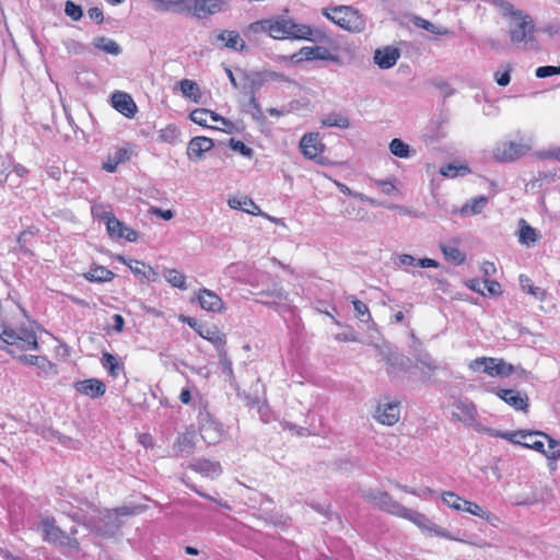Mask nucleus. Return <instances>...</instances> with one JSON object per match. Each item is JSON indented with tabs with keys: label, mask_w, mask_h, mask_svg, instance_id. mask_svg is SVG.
<instances>
[{
	"label": "nucleus",
	"mask_w": 560,
	"mask_h": 560,
	"mask_svg": "<svg viewBox=\"0 0 560 560\" xmlns=\"http://www.w3.org/2000/svg\"><path fill=\"white\" fill-rule=\"evenodd\" d=\"M11 166V161L7 156L0 158V184H2L8 178L7 171Z\"/></svg>",
	"instance_id": "obj_61"
},
{
	"label": "nucleus",
	"mask_w": 560,
	"mask_h": 560,
	"mask_svg": "<svg viewBox=\"0 0 560 560\" xmlns=\"http://www.w3.org/2000/svg\"><path fill=\"white\" fill-rule=\"evenodd\" d=\"M347 299L353 304L355 315L361 322L368 323L372 319L370 310L365 303L358 300L354 295H350Z\"/></svg>",
	"instance_id": "obj_43"
},
{
	"label": "nucleus",
	"mask_w": 560,
	"mask_h": 560,
	"mask_svg": "<svg viewBox=\"0 0 560 560\" xmlns=\"http://www.w3.org/2000/svg\"><path fill=\"white\" fill-rule=\"evenodd\" d=\"M323 14L346 31L361 33L365 28L363 15L353 7L339 5L326 8Z\"/></svg>",
	"instance_id": "obj_2"
},
{
	"label": "nucleus",
	"mask_w": 560,
	"mask_h": 560,
	"mask_svg": "<svg viewBox=\"0 0 560 560\" xmlns=\"http://www.w3.org/2000/svg\"><path fill=\"white\" fill-rule=\"evenodd\" d=\"M515 25H510V38L513 44L524 43L533 47L535 43V24L528 14L515 19Z\"/></svg>",
	"instance_id": "obj_8"
},
{
	"label": "nucleus",
	"mask_w": 560,
	"mask_h": 560,
	"mask_svg": "<svg viewBox=\"0 0 560 560\" xmlns=\"http://www.w3.org/2000/svg\"><path fill=\"white\" fill-rule=\"evenodd\" d=\"M518 280L523 291H526L534 296H538V294L540 293V289L538 287H535L527 276L520 275Z\"/></svg>",
	"instance_id": "obj_54"
},
{
	"label": "nucleus",
	"mask_w": 560,
	"mask_h": 560,
	"mask_svg": "<svg viewBox=\"0 0 560 560\" xmlns=\"http://www.w3.org/2000/svg\"><path fill=\"white\" fill-rule=\"evenodd\" d=\"M65 13L73 21H79L83 16L82 8L70 0L65 3Z\"/></svg>",
	"instance_id": "obj_51"
},
{
	"label": "nucleus",
	"mask_w": 560,
	"mask_h": 560,
	"mask_svg": "<svg viewBox=\"0 0 560 560\" xmlns=\"http://www.w3.org/2000/svg\"><path fill=\"white\" fill-rule=\"evenodd\" d=\"M267 82L277 81L284 83H292V80L285 74L276 71H262Z\"/></svg>",
	"instance_id": "obj_57"
},
{
	"label": "nucleus",
	"mask_w": 560,
	"mask_h": 560,
	"mask_svg": "<svg viewBox=\"0 0 560 560\" xmlns=\"http://www.w3.org/2000/svg\"><path fill=\"white\" fill-rule=\"evenodd\" d=\"M275 19H265L248 25V32L253 34L268 33L273 38Z\"/></svg>",
	"instance_id": "obj_40"
},
{
	"label": "nucleus",
	"mask_w": 560,
	"mask_h": 560,
	"mask_svg": "<svg viewBox=\"0 0 560 560\" xmlns=\"http://www.w3.org/2000/svg\"><path fill=\"white\" fill-rule=\"evenodd\" d=\"M399 58L400 51L398 48L386 46L374 51L373 60L378 68L386 70L393 68Z\"/></svg>",
	"instance_id": "obj_15"
},
{
	"label": "nucleus",
	"mask_w": 560,
	"mask_h": 560,
	"mask_svg": "<svg viewBox=\"0 0 560 560\" xmlns=\"http://www.w3.org/2000/svg\"><path fill=\"white\" fill-rule=\"evenodd\" d=\"M166 281L171 283L173 287L186 290V277L184 273L179 272L176 269H167L164 275Z\"/></svg>",
	"instance_id": "obj_44"
},
{
	"label": "nucleus",
	"mask_w": 560,
	"mask_h": 560,
	"mask_svg": "<svg viewBox=\"0 0 560 560\" xmlns=\"http://www.w3.org/2000/svg\"><path fill=\"white\" fill-rule=\"evenodd\" d=\"M418 361L430 370H436L438 364L429 353H423L418 357Z\"/></svg>",
	"instance_id": "obj_63"
},
{
	"label": "nucleus",
	"mask_w": 560,
	"mask_h": 560,
	"mask_svg": "<svg viewBox=\"0 0 560 560\" xmlns=\"http://www.w3.org/2000/svg\"><path fill=\"white\" fill-rule=\"evenodd\" d=\"M214 145L211 138L208 137H194L187 145V156L191 161H200L203 159V154L210 151Z\"/></svg>",
	"instance_id": "obj_14"
},
{
	"label": "nucleus",
	"mask_w": 560,
	"mask_h": 560,
	"mask_svg": "<svg viewBox=\"0 0 560 560\" xmlns=\"http://www.w3.org/2000/svg\"><path fill=\"white\" fill-rule=\"evenodd\" d=\"M192 469L206 477L211 478L219 476L222 471L219 463L208 459L198 460L195 465H192Z\"/></svg>",
	"instance_id": "obj_30"
},
{
	"label": "nucleus",
	"mask_w": 560,
	"mask_h": 560,
	"mask_svg": "<svg viewBox=\"0 0 560 560\" xmlns=\"http://www.w3.org/2000/svg\"><path fill=\"white\" fill-rule=\"evenodd\" d=\"M198 302L202 310L207 312L219 313L223 308L222 299L209 289H200L198 292Z\"/></svg>",
	"instance_id": "obj_20"
},
{
	"label": "nucleus",
	"mask_w": 560,
	"mask_h": 560,
	"mask_svg": "<svg viewBox=\"0 0 560 560\" xmlns=\"http://www.w3.org/2000/svg\"><path fill=\"white\" fill-rule=\"evenodd\" d=\"M322 124L327 127L347 129L350 126V120L341 114L330 113L322 120Z\"/></svg>",
	"instance_id": "obj_42"
},
{
	"label": "nucleus",
	"mask_w": 560,
	"mask_h": 560,
	"mask_svg": "<svg viewBox=\"0 0 560 560\" xmlns=\"http://www.w3.org/2000/svg\"><path fill=\"white\" fill-rule=\"evenodd\" d=\"M440 248L445 259L454 265H462L466 259V255L455 246L441 244Z\"/></svg>",
	"instance_id": "obj_39"
},
{
	"label": "nucleus",
	"mask_w": 560,
	"mask_h": 560,
	"mask_svg": "<svg viewBox=\"0 0 560 560\" xmlns=\"http://www.w3.org/2000/svg\"><path fill=\"white\" fill-rule=\"evenodd\" d=\"M150 501L147 495L138 492L137 495H131L130 500L125 502L121 506L116 508L114 511L117 515L121 516L138 515L149 509L148 502Z\"/></svg>",
	"instance_id": "obj_11"
},
{
	"label": "nucleus",
	"mask_w": 560,
	"mask_h": 560,
	"mask_svg": "<svg viewBox=\"0 0 560 560\" xmlns=\"http://www.w3.org/2000/svg\"><path fill=\"white\" fill-rule=\"evenodd\" d=\"M43 539L49 544L67 547L73 550L80 549L79 540L62 530L56 525L54 520L45 518L42 521Z\"/></svg>",
	"instance_id": "obj_6"
},
{
	"label": "nucleus",
	"mask_w": 560,
	"mask_h": 560,
	"mask_svg": "<svg viewBox=\"0 0 560 560\" xmlns=\"http://www.w3.org/2000/svg\"><path fill=\"white\" fill-rule=\"evenodd\" d=\"M228 203L232 209L243 210L250 214L260 213V208L248 197L230 198Z\"/></svg>",
	"instance_id": "obj_29"
},
{
	"label": "nucleus",
	"mask_w": 560,
	"mask_h": 560,
	"mask_svg": "<svg viewBox=\"0 0 560 560\" xmlns=\"http://www.w3.org/2000/svg\"><path fill=\"white\" fill-rule=\"evenodd\" d=\"M195 433L185 432L179 434L173 445V451L177 456L186 457L195 451Z\"/></svg>",
	"instance_id": "obj_24"
},
{
	"label": "nucleus",
	"mask_w": 560,
	"mask_h": 560,
	"mask_svg": "<svg viewBox=\"0 0 560 560\" xmlns=\"http://www.w3.org/2000/svg\"><path fill=\"white\" fill-rule=\"evenodd\" d=\"M217 39L224 42V47L230 49L243 51L246 48L245 42L236 31L224 30L218 34Z\"/></svg>",
	"instance_id": "obj_26"
},
{
	"label": "nucleus",
	"mask_w": 560,
	"mask_h": 560,
	"mask_svg": "<svg viewBox=\"0 0 560 560\" xmlns=\"http://www.w3.org/2000/svg\"><path fill=\"white\" fill-rule=\"evenodd\" d=\"M411 360L400 353H389L386 355V372L390 378L399 376L410 368Z\"/></svg>",
	"instance_id": "obj_16"
},
{
	"label": "nucleus",
	"mask_w": 560,
	"mask_h": 560,
	"mask_svg": "<svg viewBox=\"0 0 560 560\" xmlns=\"http://www.w3.org/2000/svg\"><path fill=\"white\" fill-rule=\"evenodd\" d=\"M518 241L521 244L529 246L537 241V234L534 228H532L524 219L520 220V233Z\"/></svg>",
	"instance_id": "obj_37"
},
{
	"label": "nucleus",
	"mask_w": 560,
	"mask_h": 560,
	"mask_svg": "<svg viewBox=\"0 0 560 560\" xmlns=\"http://www.w3.org/2000/svg\"><path fill=\"white\" fill-rule=\"evenodd\" d=\"M411 21H412L413 25H416L417 27L423 28L432 34L443 35V36L452 34V32L448 28L443 27V26H438L421 16L416 15L412 18Z\"/></svg>",
	"instance_id": "obj_36"
},
{
	"label": "nucleus",
	"mask_w": 560,
	"mask_h": 560,
	"mask_svg": "<svg viewBox=\"0 0 560 560\" xmlns=\"http://www.w3.org/2000/svg\"><path fill=\"white\" fill-rule=\"evenodd\" d=\"M209 114H210L209 109L197 108L190 113L189 117L195 124L207 127Z\"/></svg>",
	"instance_id": "obj_53"
},
{
	"label": "nucleus",
	"mask_w": 560,
	"mask_h": 560,
	"mask_svg": "<svg viewBox=\"0 0 560 560\" xmlns=\"http://www.w3.org/2000/svg\"><path fill=\"white\" fill-rule=\"evenodd\" d=\"M485 283H487V287L485 289L486 295L495 296L502 293L501 284L498 281L485 279Z\"/></svg>",
	"instance_id": "obj_58"
},
{
	"label": "nucleus",
	"mask_w": 560,
	"mask_h": 560,
	"mask_svg": "<svg viewBox=\"0 0 560 560\" xmlns=\"http://www.w3.org/2000/svg\"><path fill=\"white\" fill-rule=\"evenodd\" d=\"M463 512H468L472 515L490 521V513L485 512L477 503L470 502L468 500Z\"/></svg>",
	"instance_id": "obj_55"
},
{
	"label": "nucleus",
	"mask_w": 560,
	"mask_h": 560,
	"mask_svg": "<svg viewBox=\"0 0 560 560\" xmlns=\"http://www.w3.org/2000/svg\"><path fill=\"white\" fill-rule=\"evenodd\" d=\"M374 417L382 424L394 425L400 417L399 406L396 402L378 405Z\"/></svg>",
	"instance_id": "obj_17"
},
{
	"label": "nucleus",
	"mask_w": 560,
	"mask_h": 560,
	"mask_svg": "<svg viewBox=\"0 0 560 560\" xmlns=\"http://www.w3.org/2000/svg\"><path fill=\"white\" fill-rule=\"evenodd\" d=\"M364 499L375 509L407 518L411 522H417L418 518H423V514L405 508L399 502L393 500L388 492H370Z\"/></svg>",
	"instance_id": "obj_3"
},
{
	"label": "nucleus",
	"mask_w": 560,
	"mask_h": 560,
	"mask_svg": "<svg viewBox=\"0 0 560 560\" xmlns=\"http://www.w3.org/2000/svg\"><path fill=\"white\" fill-rule=\"evenodd\" d=\"M299 57L298 61L302 60H331L336 61L337 57L334 56L328 48L324 46L303 47L300 51L293 56Z\"/></svg>",
	"instance_id": "obj_18"
},
{
	"label": "nucleus",
	"mask_w": 560,
	"mask_h": 560,
	"mask_svg": "<svg viewBox=\"0 0 560 560\" xmlns=\"http://www.w3.org/2000/svg\"><path fill=\"white\" fill-rule=\"evenodd\" d=\"M197 334L210 341L219 351L223 350L226 343L225 335L214 325L198 326Z\"/></svg>",
	"instance_id": "obj_23"
},
{
	"label": "nucleus",
	"mask_w": 560,
	"mask_h": 560,
	"mask_svg": "<svg viewBox=\"0 0 560 560\" xmlns=\"http://www.w3.org/2000/svg\"><path fill=\"white\" fill-rule=\"evenodd\" d=\"M527 151L528 147L526 144L510 141L498 143L492 151V155L499 162H512L525 155Z\"/></svg>",
	"instance_id": "obj_10"
},
{
	"label": "nucleus",
	"mask_w": 560,
	"mask_h": 560,
	"mask_svg": "<svg viewBox=\"0 0 560 560\" xmlns=\"http://www.w3.org/2000/svg\"><path fill=\"white\" fill-rule=\"evenodd\" d=\"M470 171L466 165H456V164H447L441 167L440 173L450 178H455L457 176H464L468 174Z\"/></svg>",
	"instance_id": "obj_46"
},
{
	"label": "nucleus",
	"mask_w": 560,
	"mask_h": 560,
	"mask_svg": "<svg viewBox=\"0 0 560 560\" xmlns=\"http://www.w3.org/2000/svg\"><path fill=\"white\" fill-rule=\"evenodd\" d=\"M36 232H37V230L30 228L20 233V235L18 237V244L22 252H24V253L28 252L27 244L35 236Z\"/></svg>",
	"instance_id": "obj_50"
},
{
	"label": "nucleus",
	"mask_w": 560,
	"mask_h": 560,
	"mask_svg": "<svg viewBox=\"0 0 560 560\" xmlns=\"http://www.w3.org/2000/svg\"><path fill=\"white\" fill-rule=\"evenodd\" d=\"M199 430L202 439L208 443H214L221 436L219 424L210 419L207 411L199 412Z\"/></svg>",
	"instance_id": "obj_13"
},
{
	"label": "nucleus",
	"mask_w": 560,
	"mask_h": 560,
	"mask_svg": "<svg viewBox=\"0 0 560 560\" xmlns=\"http://www.w3.org/2000/svg\"><path fill=\"white\" fill-rule=\"evenodd\" d=\"M74 388L77 392L86 395L91 398L101 397L106 392L105 384L97 378H88L84 381H79L74 383Z\"/></svg>",
	"instance_id": "obj_21"
},
{
	"label": "nucleus",
	"mask_w": 560,
	"mask_h": 560,
	"mask_svg": "<svg viewBox=\"0 0 560 560\" xmlns=\"http://www.w3.org/2000/svg\"><path fill=\"white\" fill-rule=\"evenodd\" d=\"M0 339L9 347L8 352L14 355V349L20 351L37 350V336L31 327L12 328L9 325H0Z\"/></svg>",
	"instance_id": "obj_1"
},
{
	"label": "nucleus",
	"mask_w": 560,
	"mask_h": 560,
	"mask_svg": "<svg viewBox=\"0 0 560 560\" xmlns=\"http://www.w3.org/2000/svg\"><path fill=\"white\" fill-rule=\"evenodd\" d=\"M114 277V272L104 266L91 267V269L84 273V278L90 282H109Z\"/></svg>",
	"instance_id": "obj_28"
},
{
	"label": "nucleus",
	"mask_w": 560,
	"mask_h": 560,
	"mask_svg": "<svg viewBox=\"0 0 560 560\" xmlns=\"http://www.w3.org/2000/svg\"><path fill=\"white\" fill-rule=\"evenodd\" d=\"M100 219L105 223L107 233L112 238H125L128 242L138 240V233L125 225L110 211H104Z\"/></svg>",
	"instance_id": "obj_9"
},
{
	"label": "nucleus",
	"mask_w": 560,
	"mask_h": 560,
	"mask_svg": "<svg viewBox=\"0 0 560 560\" xmlns=\"http://www.w3.org/2000/svg\"><path fill=\"white\" fill-rule=\"evenodd\" d=\"M389 151L397 158L407 159L410 156L409 145L398 138H395L390 141Z\"/></svg>",
	"instance_id": "obj_45"
},
{
	"label": "nucleus",
	"mask_w": 560,
	"mask_h": 560,
	"mask_svg": "<svg viewBox=\"0 0 560 560\" xmlns=\"http://www.w3.org/2000/svg\"><path fill=\"white\" fill-rule=\"evenodd\" d=\"M536 77L539 79L548 78L551 75H556V67L555 66H542L538 67L535 72Z\"/></svg>",
	"instance_id": "obj_60"
},
{
	"label": "nucleus",
	"mask_w": 560,
	"mask_h": 560,
	"mask_svg": "<svg viewBox=\"0 0 560 560\" xmlns=\"http://www.w3.org/2000/svg\"><path fill=\"white\" fill-rule=\"evenodd\" d=\"M179 135H180V131L177 128V126L174 124H171V125H167L165 128L160 129L158 131L156 141L174 144L177 141Z\"/></svg>",
	"instance_id": "obj_38"
},
{
	"label": "nucleus",
	"mask_w": 560,
	"mask_h": 560,
	"mask_svg": "<svg viewBox=\"0 0 560 560\" xmlns=\"http://www.w3.org/2000/svg\"><path fill=\"white\" fill-rule=\"evenodd\" d=\"M492 436L501 438L508 440L510 442H518L516 436H521L522 439H532L535 436H540L548 441V450H545L544 455L548 459L557 460L560 458V442L550 438L548 434L541 431H528V430H518L514 432H501L494 431L491 433Z\"/></svg>",
	"instance_id": "obj_4"
},
{
	"label": "nucleus",
	"mask_w": 560,
	"mask_h": 560,
	"mask_svg": "<svg viewBox=\"0 0 560 560\" xmlns=\"http://www.w3.org/2000/svg\"><path fill=\"white\" fill-rule=\"evenodd\" d=\"M246 80L248 81L247 85L243 86V92L245 94H255L262 88L265 83H267L264 72H254L252 74H245Z\"/></svg>",
	"instance_id": "obj_34"
},
{
	"label": "nucleus",
	"mask_w": 560,
	"mask_h": 560,
	"mask_svg": "<svg viewBox=\"0 0 560 560\" xmlns=\"http://www.w3.org/2000/svg\"><path fill=\"white\" fill-rule=\"evenodd\" d=\"M497 395L508 405L516 410L526 411L528 407V397L515 389H499Z\"/></svg>",
	"instance_id": "obj_22"
},
{
	"label": "nucleus",
	"mask_w": 560,
	"mask_h": 560,
	"mask_svg": "<svg viewBox=\"0 0 560 560\" xmlns=\"http://www.w3.org/2000/svg\"><path fill=\"white\" fill-rule=\"evenodd\" d=\"M88 15L91 20L95 21L97 24H101L104 21L103 11L97 7L90 8L88 10Z\"/></svg>",
	"instance_id": "obj_64"
},
{
	"label": "nucleus",
	"mask_w": 560,
	"mask_h": 560,
	"mask_svg": "<svg viewBox=\"0 0 560 560\" xmlns=\"http://www.w3.org/2000/svg\"><path fill=\"white\" fill-rule=\"evenodd\" d=\"M179 86L184 96L196 101L197 96L199 95V86L196 82L184 79L179 82Z\"/></svg>",
	"instance_id": "obj_47"
},
{
	"label": "nucleus",
	"mask_w": 560,
	"mask_h": 560,
	"mask_svg": "<svg viewBox=\"0 0 560 560\" xmlns=\"http://www.w3.org/2000/svg\"><path fill=\"white\" fill-rule=\"evenodd\" d=\"M113 107L128 118L135 116L137 106L131 96L125 92H115L112 95Z\"/></svg>",
	"instance_id": "obj_19"
},
{
	"label": "nucleus",
	"mask_w": 560,
	"mask_h": 560,
	"mask_svg": "<svg viewBox=\"0 0 560 560\" xmlns=\"http://www.w3.org/2000/svg\"><path fill=\"white\" fill-rule=\"evenodd\" d=\"M128 267L130 268L131 272L140 280L154 282L158 278V273L154 271V269L150 266H147L142 261L129 260Z\"/></svg>",
	"instance_id": "obj_27"
},
{
	"label": "nucleus",
	"mask_w": 560,
	"mask_h": 560,
	"mask_svg": "<svg viewBox=\"0 0 560 560\" xmlns=\"http://www.w3.org/2000/svg\"><path fill=\"white\" fill-rule=\"evenodd\" d=\"M102 366L107 371V373L117 377L120 372L124 370V365L120 364L116 357L109 352H104L101 359Z\"/></svg>",
	"instance_id": "obj_35"
},
{
	"label": "nucleus",
	"mask_w": 560,
	"mask_h": 560,
	"mask_svg": "<svg viewBox=\"0 0 560 560\" xmlns=\"http://www.w3.org/2000/svg\"><path fill=\"white\" fill-rule=\"evenodd\" d=\"M229 145L233 151L241 153L245 158L250 159L254 154L253 149L246 145L243 141L235 140L232 138L230 139Z\"/></svg>",
	"instance_id": "obj_52"
},
{
	"label": "nucleus",
	"mask_w": 560,
	"mask_h": 560,
	"mask_svg": "<svg viewBox=\"0 0 560 560\" xmlns=\"http://www.w3.org/2000/svg\"><path fill=\"white\" fill-rule=\"evenodd\" d=\"M310 35H313V28L308 25L298 24L293 20L283 16H278L277 19H275V39H300L308 38Z\"/></svg>",
	"instance_id": "obj_7"
},
{
	"label": "nucleus",
	"mask_w": 560,
	"mask_h": 560,
	"mask_svg": "<svg viewBox=\"0 0 560 560\" xmlns=\"http://www.w3.org/2000/svg\"><path fill=\"white\" fill-rule=\"evenodd\" d=\"M538 436H535V438H532V439H522L521 436H516V440L518 442H513L514 444H520V445H523L525 447H528V448H532V450H535L539 453H542L545 452V444L542 441L538 440L537 439Z\"/></svg>",
	"instance_id": "obj_48"
},
{
	"label": "nucleus",
	"mask_w": 560,
	"mask_h": 560,
	"mask_svg": "<svg viewBox=\"0 0 560 560\" xmlns=\"http://www.w3.org/2000/svg\"><path fill=\"white\" fill-rule=\"evenodd\" d=\"M474 372H483L491 377H509L514 372V366L503 359L481 357L469 363Z\"/></svg>",
	"instance_id": "obj_5"
},
{
	"label": "nucleus",
	"mask_w": 560,
	"mask_h": 560,
	"mask_svg": "<svg viewBox=\"0 0 560 560\" xmlns=\"http://www.w3.org/2000/svg\"><path fill=\"white\" fill-rule=\"evenodd\" d=\"M93 45L95 48L113 56H118L122 51L118 43L105 36L95 37L93 39Z\"/></svg>",
	"instance_id": "obj_32"
},
{
	"label": "nucleus",
	"mask_w": 560,
	"mask_h": 560,
	"mask_svg": "<svg viewBox=\"0 0 560 560\" xmlns=\"http://www.w3.org/2000/svg\"><path fill=\"white\" fill-rule=\"evenodd\" d=\"M457 408L470 419H474L477 413L476 407L471 402H459Z\"/></svg>",
	"instance_id": "obj_62"
},
{
	"label": "nucleus",
	"mask_w": 560,
	"mask_h": 560,
	"mask_svg": "<svg viewBox=\"0 0 560 560\" xmlns=\"http://www.w3.org/2000/svg\"><path fill=\"white\" fill-rule=\"evenodd\" d=\"M441 499L456 511H464L467 504V500L460 498L457 492H441Z\"/></svg>",
	"instance_id": "obj_41"
},
{
	"label": "nucleus",
	"mask_w": 560,
	"mask_h": 560,
	"mask_svg": "<svg viewBox=\"0 0 560 560\" xmlns=\"http://www.w3.org/2000/svg\"><path fill=\"white\" fill-rule=\"evenodd\" d=\"M300 149L306 159L317 160L322 155L325 145L322 143L318 133H307L302 137Z\"/></svg>",
	"instance_id": "obj_12"
},
{
	"label": "nucleus",
	"mask_w": 560,
	"mask_h": 560,
	"mask_svg": "<svg viewBox=\"0 0 560 560\" xmlns=\"http://www.w3.org/2000/svg\"><path fill=\"white\" fill-rule=\"evenodd\" d=\"M511 71H512V67L510 65H506L505 66V69L504 71H497L494 73V79H495V82L500 85V86H506L510 81H511Z\"/></svg>",
	"instance_id": "obj_56"
},
{
	"label": "nucleus",
	"mask_w": 560,
	"mask_h": 560,
	"mask_svg": "<svg viewBox=\"0 0 560 560\" xmlns=\"http://www.w3.org/2000/svg\"><path fill=\"white\" fill-rule=\"evenodd\" d=\"M261 296H270L277 300H287L288 293L278 283H273L272 287L266 291H261L258 293Z\"/></svg>",
	"instance_id": "obj_49"
},
{
	"label": "nucleus",
	"mask_w": 560,
	"mask_h": 560,
	"mask_svg": "<svg viewBox=\"0 0 560 560\" xmlns=\"http://www.w3.org/2000/svg\"><path fill=\"white\" fill-rule=\"evenodd\" d=\"M194 12L198 18L214 14L222 10L223 0H192Z\"/></svg>",
	"instance_id": "obj_25"
},
{
	"label": "nucleus",
	"mask_w": 560,
	"mask_h": 560,
	"mask_svg": "<svg viewBox=\"0 0 560 560\" xmlns=\"http://www.w3.org/2000/svg\"><path fill=\"white\" fill-rule=\"evenodd\" d=\"M487 203H488V198L486 196H478V197L471 199V201L463 205L460 208V213H462V215L479 214L482 212V210L485 209Z\"/></svg>",
	"instance_id": "obj_33"
},
{
	"label": "nucleus",
	"mask_w": 560,
	"mask_h": 560,
	"mask_svg": "<svg viewBox=\"0 0 560 560\" xmlns=\"http://www.w3.org/2000/svg\"><path fill=\"white\" fill-rule=\"evenodd\" d=\"M18 360L22 363L37 366L39 370L44 372H49L54 369V363L50 362L46 357L40 355H27V354H21L18 357Z\"/></svg>",
	"instance_id": "obj_31"
},
{
	"label": "nucleus",
	"mask_w": 560,
	"mask_h": 560,
	"mask_svg": "<svg viewBox=\"0 0 560 560\" xmlns=\"http://www.w3.org/2000/svg\"><path fill=\"white\" fill-rule=\"evenodd\" d=\"M467 287L472 290L474 292H477L483 296H486V287H487V283H485V280H480V279H471L469 280V282L467 283Z\"/></svg>",
	"instance_id": "obj_59"
}]
</instances>
